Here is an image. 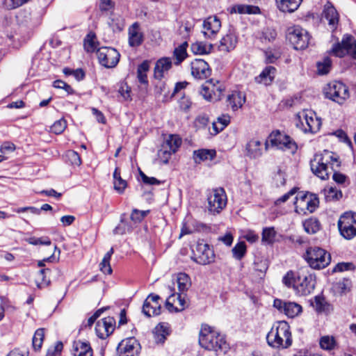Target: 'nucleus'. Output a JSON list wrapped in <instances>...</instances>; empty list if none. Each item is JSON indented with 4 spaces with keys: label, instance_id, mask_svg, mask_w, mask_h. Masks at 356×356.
Instances as JSON below:
<instances>
[{
    "label": "nucleus",
    "instance_id": "f257e3e1",
    "mask_svg": "<svg viewBox=\"0 0 356 356\" xmlns=\"http://www.w3.org/2000/svg\"><path fill=\"white\" fill-rule=\"evenodd\" d=\"M341 162L339 161V156L334 152L328 150H324L321 153L315 154L313 159L310 161V168L312 172L322 180L329 179L330 168L334 171L332 176L333 180L337 184H342L346 180V176L336 171V168H339Z\"/></svg>",
    "mask_w": 356,
    "mask_h": 356
},
{
    "label": "nucleus",
    "instance_id": "f03ea898",
    "mask_svg": "<svg viewBox=\"0 0 356 356\" xmlns=\"http://www.w3.org/2000/svg\"><path fill=\"white\" fill-rule=\"evenodd\" d=\"M268 345L276 348H286L292 343L290 326L284 321L277 322L266 336Z\"/></svg>",
    "mask_w": 356,
    "mask_h": 356
},
{
    "label": "nucleus",
    "instance_id": "7ed1b4c3",
    "mask_svg": "<svg viewBox=\"0 0 356 356\" xmlns=\"http://www.w3.org/2000/svg\"><path fill=\"white\" fill-rule=\"evenodd\" d=\"M199 343L208 350L221 351L225 353L229 349V346L224 337L212 330L209 326L202 327L200 332Z\"/></svg>",
    "mask_w": 356,
    "mask_h": 356
},
{
    "label": "nucleus",
    "instance_id": "20e7f679",
    "mask_svg": "<svg viewBox=\"0 0 356 356\" xmlns=\"http://www.w3.org/2000/svg\"><path fill=\"white\" fill-rule=\"evenodd\" d=\"M270 145L283 151H288L291 154H295L298 149L295 140L279 130L272 131L268 136L265 142V149L268 150Z\"/></svg>",
    "mask_w": 356,
    "mask_h": 356
},
{
    "label": "nucleus",
    "instance_id": "39448f33",
    "mask_svg": "<svg viewBox=\"0 0 356 356\" xmlns=\"http://www.w3.org/2000/svg\"><path fill=\"white\" fill-rule=\"evenodd\" d=\"M321 119L312 111L303 110L296 116V125L305 133L316 134L321 127Z\"/></svg>",
    "mask_w": 356,
    "mask_h": 356
},
{
    "label": "nucleus",
    "instance_id": "423d86ee",
    "mask_svg": "<svg viewBox=\"0 0 356 356\" xmlns=\"http://www.w3.org/2000/svg\"><path fill=\"white\" fill-rule=\"evenodd\" d=\"M305 259L312 268L322 269L331 261V256L324 249L319 247H310L306 250Z\"/></svg>",
    "mask_w": 356,
    "mask_h": 356
},
{
    "label": "nucleus",
    "instance_id": "0eeeda50",
    "mask_svg": "<svg viewBox=\"0 0 356 356\" xmlns=\"http://www.w3.org/2000/svg\"><path fill=\"white\" fill-rule=\"evenodd\" d=\"M329 53L339 58H343L348 54L356 60V40L352 35H345L341 42L333 44Z\"/></svg>",
    "mask_w": 356,
    "mask_h": 356
},
{
    "label": "nucleus",
    "instance_id": "6e6552de",
    "mask_svg": "<svg viewBox=\"0 0 356 356\" xmlns=\"http://www.w3.org/2000/svg\"><path fill=\"white\" fill-rule=\"evenodd\" d=\"M324 94L326 98L332 100L339 104L349 98L348 87L341 81H332L328 83L324 88Z\"/></svg>",
    "mask_w": 356,
    "mask_h": 356
},
{
    "label": "nucleus",
    "instance_id": "1a4fd4ad",
    "mask_svg": "<svg viewBox=\"0 0 356 356\" xmlns=\"http://www.w3.org/2000/svg\"><path fill=\"white\" fill-rule=\"evenodd\" d=\"M286 38L296 50L305 49L308 47L310 36L308 31L300 26L289 27Z\"/></svg>",
    "mask_w": 356,
    "mask_h": 356
},
{
    "label": "nucleus",
    "instance_id": "9d476101",
    "mask_svg": "<svg viewBox=\"0 0 356 356\" xmlns=\"http://www.w3.org/2000/svg\"><path fill=\"white\" fill-rule=\"evenodd\" d=\"M338 228L344 238H353L356 236V215L352 212L344 213L339 219Z\"/></svg>",
    "mask_w": 356,
    "mask_h": 356
},
{
    "label": "nucleus",
    "instance_id": "9b49d317",
    "mask_svg": "<svg viewBox=\"0 0 356 356\" xmlns=\"http://www.w3.org/2000/svg\"><path fill=\"white\" fill-rule=\"evenodd\" d=\"M192 259L200 265H207L215 261L213 249L204 241H198L193 250Z\"/></svg>",
    "mask_w": 356,
    "mask_h": 356
},
{
    "label": "nucleus",
    "instance_id": "f8f14e48",
    "mask_svg": "<svg viewBox=\"0 0 356 356\" xmlns=\"http://www.w3.org/2000/svg\"><path fill=\"white\" fill-rule=\"evenodd\" d=\"M207 200L208 211L213 215L218 214L227 204V195L222 188L213 189Z\"/></svg>",
    "mask_w": 356,
    "mask_h": 356
},
{
    "label": "nucleus",
    "instance_id": "ddd939ff",
    "mask_svg": "<svg viewBox=\"0 0 356 356\" xmlns=\"http://www.w3.org/2000/svg\"><path fill=\"white\" fill-rule=\"evenodd\" d=\"M99 63L106 68L115 67L119 62L120 54L114 48L102 47L97 50Z\"/></svg>",
    "mask_w": 356,
    "mask_h": 356
},
{
    "label": "nucleus",
    "instance_id": "4468645a",
    "mask_svg": "<svg viewBox=\"0 0 356 356\" xmlns=\"http://www.w3.org/2000/svg\"><path fill=\"white\" fill-rule=\"evenodd\" d=\"M273 307L289 318L297 316L302 309L301 305L295 302H287L279 298L274 300Z\"/></svg>",
    "mask_w": 356,
    "mask_h": 356
},
{
    "label": "nucleus",
    "instance_id": "2eb2a0df",
    "mask_svg": "<svg viewBox=\"0 0 356 356\" xmlns=\"http://www.w3.org/2000/svg\"><path fill=\"white\" fill-rule=\"evenodd\" d=\"M298 283L296 285L295 292L299 296H307L315 288V276L312 274L300 275Z\"/></svg>",
    "mask_w": 356,
    "mask_h": 356
},
{
    "label": "nucleus",
    "instance_id": "dca6fc26",
    "mask_svg": "<svg viewBox=\"0 0 356 356\" xmlns=\"http://www.w3.org/2000/svg\"><path fill=\"white\" fill-rule=\"evenodd\" d=\"M140 343L134 337H129L121 341L117 347L118 356H135L138 355Z\"/></svg>",
    "mask_w": 356,
    "mask_h": 356
},
{
    "label": "nucleus",
    "instance_id": "f3484780",
    "mask_svg": "<svg viewBox=\"0 0 356 356\" xmlns=\"http://www.w3.org/2000/svg\"><path fill=\"white\" fill-rule=\"evenodd\" d=\"M160 299L161 298L159 295L150 293L144 301L143 305L142 312L144 315L148 318L159 315L161 310V304L159 302Z\"/></svg>",
    "mask_w": 356,
    "mask_h": 356
},
{
    "label": "nucleus",
    "instance_id": "a211bd4d",
    "mask_svg": "<svg viewBox=\"0 0 356 356\" xmlns=\"http://www.w3.org/2000/svg\"><path fill=\"white\" fill-rule=\"evenodd\" d=\"M115 320L113 317L107 316L97 321L95 331L99 338L104 339L113 333L115 329Z\"/></svg>",
    "mask_w": 356,
    "mask_h": 356
},
{
    "label": "nucleus",
    "instance_id": "6ab92c4d",
    "mask_svg": "<svg viewBox=\"0 0 356 356\" xmlns=\"http://www.w3.org/2000/svg\"><path fill=\"white\" fill-rule=\"evenodd\" d=\"M191 74L195 79H204L211 74V69L203 59H195L191 62Z\"/></svg>",
    "mask_w": 356,
    "mask_h": 356
},
{
    "label": "nucleus",
    "instance_id": "aec40b11",
    "mask_svg": "<svg viewBox=\"0 0 356 356\" xmlns=\"http://www.w3.org/2000/svg\"><path fill=\"white\" fill-rule=\"evenodd\" d=\"M220 27V19L216 16H211L204 21L202 33L205 38L212 39L216 37Z\"/></svg>",
    "mask_w": 356,
    "mask_h": 356
},
{
    "label": "nucleus",
    "instance_id": "412c9836",
    "mask_svg": "<svg viewBox=\"0 0 356 356\" xmlns=\"http://www.w3.org/2000/svg\"><path fill=\"white\" fill-rule=\"evenodd\" d=\"M172 66V59L169 57H163L159 59L154 67V76L155 79L161 80L164 77L165 73L168 72Z\"/></svg>",
    "mask_w": 356,
    "mask_h": 356
},
{
    "label": "nucleus",
    "instance_id": "4be33fe9",
    "mask_svg": "<svg viewBox=\"0 0 356 356\" xmlns=\"http://www.w3.org/2000/svg\"><path fill=\"white\" fill-rule=\"evenodd\" d=\"M275 67L273 66H267L263 70L259 76L254 78V80L257 83L269 86L275 78Z\"/></svg>",
    "mask_w": 356,
    "mask_h": 356
},
{
    "label": "nucleus",
    "instance_id": "5701e85b",
    "mask_svg": "<svg viewBox=\"0 0 356 356\" xmlns=\"http://www.w3.org/2000/svg\"><path fill=\"white\" fill-rule=\"evenodd\" d=\"M237 42L238 40L236 35L234 33L229 31L221 38L218 48L220 51L229 52L236 47Z\"/></svg>",
    "mask_w": 356,
    "mask_h": 356
},
{
    "label": "nucleus",
    "instance_id": "b1692460",
    "mask_svg": "<svg viewBox=\"0 0 356 356\" xmlns=\"http://www.w3.org/2000/svg\"><path fill=\"white\" fill-rule=\"evenodd\" d=\"M170 331L168 324L160 323L155 327L153 331L155 342L156 343H163L167 337L170 334Z\"/></svg>",
    "mask_w": 356,
    "mask_h": 356
},
{
    "label": "nucleus",
    "instance_id": "393cba45",
    "mask_svg": "<svg viewBox=\"0 0 356 356\" xmlns=\"http://www.w3.org/2000/svg\"><path fill=\"white\" fill-rule=\"evenodd\" d=\"M139 26L135 22L129 29V44L131 47H138L140 45L143 41V33L139 31Z\"/></svg>",
    "mask_w": 356,
    "mask_h": 356
},
{
    "label": "nucleus",
    "instance_id": "a878e982",
    "mask_svg": "<svg viewBox=\"0 0 356 356\" xmlns=\"http://www.w3.org/2000/svg\"><path fill=\"white\" fill-rule=\"evenodd\" d=\"M277 8L283 13H293L301 4L302 0H275Z\"/></svg>",
    "mask_w": 356,
    "mask_h": 356
},
{
    "label": "nucleus",
    "instance_id": "bb28decb",
    "mask_svg": "<svg viewBox=\"0 0 356 356\" xmlns=\"http://www.w3.org/2000/svg\"><path fill=\"white\" fill-rule=\"evenodd\" d=\"M74 356H92V350L87 341H75L73 343Z\"/></svg>",
    "mask_w": 356,
    "mask_h": 356
},
{
    "label": "nucleus",
    "instance_id": "cd10ccee",
    "mask_svg": "<svg viewBox=\"0 0 356 356\" xmlns=\"http://www.w3.org/2000/svg\"><path fill=\"white\" fill-rule=\"evenodd\" d=\"M323 13L325 18L328 21V24L335 29L339 22V14L334 7L330 3L325 6Z\"/></svg>",
    "mask_w": 356,
    "mask_h": 356
},
{
    "label": "nucleus",
    "instance_id": "c85d7f7f",
    "mask_svg": "<svg viewBox=\"0 0 356 356\" xmlns=\"http://www.w3.org/2000/svg\"><path fill=\"white\" fill-rule=\"evenodd\" d=\"M216 156L215 149H200L193 152V159L195 163H200L207 160H213Z\"/></svg>",
    "mask_w": 356,
    "mask_h": 356
},
{
    "label": "nucleus",
    "instance_id": "c756f323",
    "mask_svg": "<svg viewBox=\"0 0 356 356\" xmlns=\"http://www.w3.org/2000/svg\"><path fill=\"white\" fill-rule=\"evenodd\" d=\"M247 156L251 159H257L261 156V143L258 140L252 139L246 145Z\"/></svg>",
    "mask_w": 356,
    "mask_h": 356
},
{
    "label": "nucleus",
    "instance_id": "7c9ffc66",
    "mask_svg": "<svg viewBox=\"0 0 356 356\" xmlns=\"http://www.w3.org/2000/svg\"><path fill=\"white\" fill-rule=\"evenodd\" d=\"M227 102L231 106L233 111H236L241 108L245 103V97L242 92L234 91L227 96Z\"/></svg>",
    "mask_w": 356,
    "mask_h": 356
},
{
    "label": "nucleus",
    "instance_id": "2f4dec72",
    "mask_svg": "<svg viewBox=\"0 0 356 356\" xmlns=\"http://www.w3.org/2000/svg\"><path fill=\"white\" fill-rule=\"evenodd\" d=\"M352 287V282L348 278H343L333 284L332 289L334 293L340 296L346 295L350 291Z\"/></svg>",
    "mask_w": 356,
    "mask_h": 356
},
{
    "label": "nucleus",
    "instance_id": "473e14b6",
    "mask_svg": "<svg viewBox=\"0 0 356 356\" xmlns=\"http://www.w3.org/2000/svg\"><path fill=\"white\" fill-rule=\"evenodd\" d=\"M182 143L181 138L177 135H170L163 142L162 146L170 150V152L175 153Z\"/></svg>",
    "mask_w": 356,
    "mask_h": 356
},
{
    "label": "nucleus",
    "instance_id": "72a5a7b5",
    "mask_svg": "<svg viewBox=\"0 0 356 356\" xmlns=\"http://www.w3.org/2000/svg\"><path fill=\"white\" fill-rule=\"evenodd\" d=\"M230 123V116L228 114H222L217 118L216 122H213V134L216 135L222 131Z\"/></svg>",
    "mask_w": 356,
    "mask_h": 356
},
{
    "label": "nucleus",
    "instance_id": "f704fd0d",
    "mask_svg": "<svg viewBox=\"0 0 356 356\" xmlns=\"http://www.w3.org/2000/svg\"><path fill=\"white\" fill-rule=\"evenodd\" d=\"M300 274L293 270H289L282 277V283L287 288H293L295 291Z\"/></svg>",
    "mask_w": 356,
    "mask_h": 356
},
{
    "label": "nucleus",
    "instance_id": "c9c22d12",
    "mask_svg": "<svg viewBox=\"0 0 356 356\" xmlns=\"http://www.w3.org/2000/svg\"><path fill=\"white\" fill-rule=\"evenodd\" d=\"M187 47L188 42H184L175 49L173 51V56L176 59L175 62L176 65L181 64L187 57Z\"/></svg>",
    "mask_w": 356,
    "mask_h": 356
},
{
    "label": "nucleus",
    "instance_id": "e433bc0d",
    "mask_svg": "<svg viewBox=\"0 0 356 356\" xmlns=\"http://www.w3.org/2000/svg\"><path fill=\"white\" fill-rule=\"evenodd\" d=\"M303 227L305 231L309 234H316L321 229V223L316 218H310L303 222Z\"/></svg>",
    "mask_w": 356,
    "mask_h": 356
},
{
    "label": "nucleus",
    "instance_id": "4c0bfd02",
    "mask_svg": "<svg viewBox=\"0 0 356 356\" xmlns=\"http://www.w3.org/2000/svg\"><path fill=\"white\" fill-rule=\"evenodd\" d=\"M191 49L194 54H208L213 49V44H207L202 42H196L191 44Z\"/></svg>",
    "mask_w": 356,
    "mask_h": 356
},
{
    "label": "nucleus",
    "instance_id": "58836bf2",
    "mask_svg": "<svg viewBox=\"0 0 356 356\" xmlns=\"http://www.w3.org/2000/svg\"><path fill=\"white\" fill-rule=\"evenodd\" d=\"M149 69V63L147 60H144L137 68V78L142 84H147V72Z\"/></svg>",
    "mask_w": 356,
    "mask_h": 356
},
{
    "label": "nucleus",
    "instance_id": "ea45409f",
    "mask_svg": "<svg viewBox=\"0 0 356 356\" xmlns=\"http://www.w3.org/2000/svg\"><path fill=\"white\" fill-rule=\"evenodd\" d=\"M276 232L273 227L263 229L261 241L268 245H272L275 241Z\"/></svg>",
    "mask_w": 356,
    "mask_h": 356
},
{
    "label": "nucleus",
    "instance_id": "a19ab883",
    "mask_svg": "<svg viewBox=\"0 0 356 356\" xmlns=\"http://www.w3.org/2000/svg\"><path fill=\"white\" fill-rule=\"evenodd\" d=\"M300 198L305 202L307 209L312 212L318 204V199L316 196L312 194H302Z\"/></svg>",
    "mask_w": 356,
    "mask_h": 356
},
{
    "label": "nucleus",
    "instance_id": "79ce46f5",
    "mask_svg": "<svg viewBox=\"0 0 356 356\" xmlns=\"http://www.w3.org/2000/svg\"><path fill=\"white\" fill-rule=\"evenodd\" d=\"M177 284L179 291L181 293L187 291L189 286H191V279L190 277L184 273H181L177 275Z\"/></svg>",
    "mask_w": 356,
    "mask_h": 356
},
{
    "label": "nucleus",
    "instance_id": "37998d69",
    "mask_svg": "<svg viewBox=\"0 0 356 356\" xmlns=\"http://www.w3.org/2000/svg\"><path fill=\"white\" fill-rule=\"evenodd\" d=\"M44 337V329L38 328L36 330L32 339V345L35 350H39L42 348Z\"/></svg>",
    "mask_w": 356,
    "mask_h": 356
},
{
    "label": "nucleus",
    "instance_id": "c03bdc74",
    "mask_svg": "<svg viewBox=\"0 0 356 356\" xmlns=\"http://www.w3.org/2000/svg\"><path fill=\"white\" fill-rule=\"evenodd\" d=\"M318 74L320 75L327 74L332 67V60L328 56L325 57L322 61L316 63Z\"/></svg>",
    "mask_w": 356,
    "mask_h": 356
},
{
    "label": "nucleus",
    "instance_id": "a18cd8bd",
    "mask_svg": "<svg viewBox=\"0 0 356 356\" xmlns=\"http://www.w3.org/2000/svg\"><path fill=\"white\" fill-rule=\"evenodd\" d=\"M96 35L94 33H89L84 39L83 47L87 52H94L97 49L95 42Z\"/></svg>",
    "mask_w": 356,
    "mask_h": 356
},
{
    "label": "nucleus",
    "instance_id": "49530a36",
    "mask_svg": "<svg viewBox=\"0 0 356 356\" xmlns=\"http://www.w3.org/2000/svg\"><path fill=\"white\" fill-rule=\"evenodd\" d=\"M65 161L72 165L79 166L81 164V159L79 154L74 150H68L65 154Z\"/></svg>",
    "mask_w": 356,
    "mask_h": 356
},
{
    "label": "nucleus",
    "instance_id": "de8ad7c7",
    "mask_svg": "<svg viewBox=\"0 0 356 356\" xmlns=\"http://www.w3.org/2000/svg\"><path fill=\"white\" fill-rule=\"evenodd\" d=\"M246 245L244 241L237 243L232 250L233 257L237 260L242 259L246 253Z\"/></svg>",
    "mask_w": 356,
    "mask_h": 356
},
{
    "label": "nucleus",
    "instance_id": "09e8293b",
    "mask_svg": "<svg viewBox=\"0 0 356 356\" xmlns=\"http://www.w3.org/2000/svg\"><path fill=\"white\" fill-rule=\"evenodd\" d=\"M51 273V269L49 268H42L39 271V277L40 281L37 280V286L39 289H42L44 286H49L50 284L49 279H47V275Z\"/></svg>",
    "mask_w": 356,
    "mask_h": 356
},
{
    "label": "nucleus",
    "instance_id": "8fccbe9b",
    "mask_svg": "<svg viewBox=\"0 0 356 356\" xmlns=\"http://www.w3.org/2000/svg\"><path fill=\"white\" fill-rule=\"evenodd\" d=\"M149 213V210L141 211L137 209H134L131 213V220L135 223L141 222L143 219L147 216V215Z\"/></svg>",
    "mask_w": 356,
    "mask_h": 356
},
{
    "label": "nucleus",
    "instance_id": "3c124183",
    "mask_svg": "<svg viewBox=\"0 0 356 356\" xmlns=\"http://www.w3.org/2000/svg\"><path fill=\"white\" fill-rule=\"evenodd\" d=\"M277 31L275 29L270 27L265 28L261 33V40H265L268 42H273L277 38Z\"/></svg>",
    "mask_w": 356,
    "mask_h": 356
},
{
    "label": "nucleus",
    "instance_id": "603ef678",
    "mask_svg": "<svg viewBox=\"0 0 356 356\" xmlns=\"http://www.w3.org/2000/svg\"><path fill=\"white\" fill-rule=\"evenodd\" d=\"M268 268V264L266 260L257 258L254 261V270L261 273V275H264Z\"/></svg>",
    "mask_w": 356,
    "mask_h": 356
},
{
    "label": "nucleus",
    "instance_id": "864d4df0",
    "mask_svg": "<svg viewBox=\"0 0 356 356\" xmlns=\"http://www.w3.org/2000/svg\"><path fill=\"white\" fill-rule=\"evenodd\" d=\"M336 342L333 337L324 336L320 339V346L325 350H332L335 346Z\"/></svg>",
    "mask_w": 356,
    "mask_h": 356
},
{
    "label": "nucleus",
    "instance_id": "5fc2aeb1",
    "mask_svg": "<svg viewBox=\"0 0 356 356\" xmlns=\"http://www.w3.org/2000/svg\"><path fill=\"white\" fill-rule=\"evenodd\" d=\"M67 127L66 121L62 118L56 121L51 127V131L56 134H60L64 131Z\"/></svg>",
    "mask_w": 356,
    "mask_h": 356
},
{
    "label": "nucleus",
    "instance_id": "6e6d98bb",
    "mask_svg": "<svg viewBox=\"0 0 356 356\" xmlns=\"http://www.w3.org/2000/svg\"><path fill=\"white\" fill-rule=\"evenodd\" d=\"M27 242L29 244L38 245H50L51 244V241L48 236H43L40 238L36 237H31L28 238Z\"/></svg>",
    "mask_w": 356,
    "mask_h": 356
},
{
    "label": "nucleus",
    "instance_id": "4d7b16f0",
    "mask_svg": "<svg viewBox=\"0 0 356 356\" xmlns=\"http://www.w3.org/2000/svg\"><path fill=\"white\" fill-rule=\"evenodd\" d=\"M109 26L113 29V31H121L124 27V23L122 19L118 17L116 19H111L108 22Z\"/></svg>",
    "mask_w": 356,
    "mask_h": 356
},
{
    "label": "nucleus",
    "instance_id": "13d9d810",
    "mask_svg": "<svg viewBox=\"0 0 356 356\" xmlns=\"http://www.w3.org/2000/svg\"><path fill=\"white\" fill-rule=\"evenodd\" d=\"M63 349V344L61 341H57L54 346L50 347L46 356H60Z\"/></svg>",
    "mask_w": 356,
    "mask_h": 356
},
{
    "label": "nucleus",
    "instance_id": "bf43d9fd",
    "mask_svg": "<svg viewBox=\"0 0 356 356\" xmlns=\"http://www.w3.org/2000/svg\"><path fill=\"white\" fill-rule=\"evenodd\" d=\"M327 306V303L323 297L319 296L315 297L314 307L318 312H324Z\"/></svg>",
    "mask_w": 356,
    "mask_h": 356
},
{
    "label": "nucleus",
    "instance_id": "052dcab7",
    "mask_svg": "<svg viewBox=\"0 0 356 356\" xmlns=\"http://www.w3.org/2000/svg\"><path fill=\"white\" fill-rule=\"evenodd\" d=\"M140 176L144 184L147 185H159L161 182L159 179L153 177L147 176L143 171L139 170Z\"/></svg>",
    "mask_w": 356,
    "mask_h": 356
},
{
    "label": "nucleus",
    "instance_id": "680f3d73",
    "mask_svg": "<svg viewBox=\"0 0 356 356\" xmlns=\"http://www.w3.org/2000/svg\"><path fill=\"white\" fill-rule=\"evenodd\" d=\"M114 189L120 194H122L127 186V181L121 177L114 181Z\"/></svg>",
    "mask_w": 356,
    "mask_h": 356
},
{
    "label": "nucleus",
    "instance_id": "e2e57ef3",
    "mask_svg": "<svg viewBox=\"0 0 356 356\" xmlns=\"http://www.w3.org/2000/svg\"><path fill=\"white\" fill-rule=\"evenodd\" d=\"M172 154V152H170V150L164 148L163 146L161 149L159 151V156L161 161L165 164H167L168 163L169 159H170L171 155Z\"/></svg>",
    "mask_w": 356,
    "mask_h": 356
},
{
    "label": "nucleus",
    "instance_id": "0e129e2a",
    "mask_svg": "<svg viewBox=\"0 0 356 356\" xmlns=\"http://www.w3.org/2000/svg\"><path fill=\"white\" fill-rule=\"evenodd\" d=\"M110 261L111 260L108 259H106L105 257H103V259L99 264L100 270L104 274L111 275L112 273V268L110 264Z\"/></svg>",
    "mask_w": 356,
    "mask_h": 356
},
{
    "label": "nucleus",
    "instance_id": "69168bd1",
    "mask_svg": "<svg viewBox=\"0 0 356 356\" xmlns=\"http://www.w3.org/2000/svg\"><path fill=\"white\" fill-rule=\"evenodd\" d=\"M354 269V265L353 263H339L337 264L333 269L334 272H342L345 270Z\"/></svg>",
    "mask_w": 356,
    "mask_h": 356
},
{
    "label": "nucleus",
    "instance_id": "338daca9",
    "mask_svg": "<svg viewBox=\"0 0 356 356\" xmlns=\"http://www.w3.org/2000/svg\"><path fill=\"white\" fill-rule=\"evenodd\" d=\"M265 56L266 63H274L280 56L278 53H273L271 50L266 51Z\"/></svg>",
    "mask_w": 356,
    "mask_h": 356
},
{
    "label": "nucleus",
    "instance_id": "774afa93",
    "mask_svg": "<svg viewBox=\"0 0 356 356\" xmlns=\"http://www.w3.org/2000/svg\"><path fill=\"white\" fill-rule=\"evenodd\" d=\"M115 3L112 0H100L99 9L102 11H108L114 8Z\"/></svg>",
    "mask_w": 356,
    "mask_h": 356
}]
</instances>
